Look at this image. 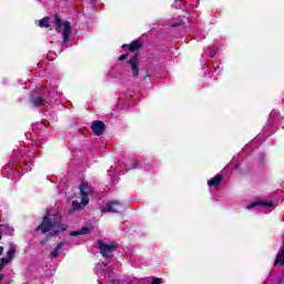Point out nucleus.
Wrapping results in <instances>:
<instances>
[{
    "label": "nucleus",
    "instance_id": "obj_24",
    "mask_svg": "<svg viewBox=\"0 0 284 284\" xmlns=\"http://www.w3.org/2000/svg\"><path fill=\"white\" fill-rule=\"evenodd\" d=\"M57 94V91H54L53 93H52V97H54Z\"/></svg>",
    "mask_w": 284,
    "mask_h": 284
},
{
    "label": "nucleus",
    "instance_id": "obj_18",
    "mask_svg": "<svg viewBox=\"0 0 284 284\" xmlns=\"http://www.w3.org/2000/svg\"><path fill=\"white\" fill-rule=\"evenodd\" d=\"M6 265H8V263L3 262V258L0 260V272L1 270H3V267H6Z\"/></svg>",
    "mask_w": 284,
    "mask_h": 284
},
{
    "label": "nucleus",
    "instance_id": "obj_2",
    "mask_svg": "<svg viewBox=\"0 0 284 284\" xmlns=\"http://www.w3.org/2000/svg\"><path fill=\"white\" fill-rule=\"evenodd\" d=\"M123 50H129L128 53H124L119 57L120 61H125L129 57H131L128 61V71L131 73L133 79H139V74L141 72V62H139V49L141 48V41L134 40L131 44H123Z\"/></svg>",
    "mask_w": 284,
    "mask_h": 284
},
{
    "label": "nucleus",
    "instance_id": "obj_9",
    "mask_svg": "<svg viewBox=\"0 0 284 284\" xmlns=\"http://www.w3.org/2000/svg\"><path fill=\"white\" fill-rule=\"evenodd\" d=\"M17 254V244L10 242L7 251V257H2V263H10Z\"/></svg>",
    "mask_w": 284,
    "mask_h": 284
},
{
    "label": "nucleus",
    "instance_id": "obj_3",
    "mask_svg": "<svg viewBox=\"0 0 284 284\" xmlns=\"http://www.w3.org/2000/svg\"><path fill=\"white\" fill-rule=\"evenodd\" d=\"M80 199L81 201H73L71 212H77V210H83L90 203V196L94 194V187L88 182H82L80 184Z\"/></svg>",
    "mask_w": 284,
    "mask_h": 284
},
{
    "label": "nucleus",
    "instance_id": "obj_8",
    "mask_svg": "<svg viewBox=\"0 0 284 284\" xmlns=\"http://www.w3.org/2000/svg\"><path fill=\"white\" fill-rule=\"evenodd\" d=\"M31 103L32 105H45V90L42 89L39 92L33 93Z\"/></svg>",
    "mask_w": 284,
    "mask_h": 284
},
{
    "label": "nucleus",
    "instance_id": "obj_17",
    "mask_svg": "<svg viewBox=\"0 0 284 284\" xmlns=\"http://www.w3.org/2000/svg\"><path fill=\"white\" fill-rule=\"evenodd\" d=\"M151 284H163V281L161 278H159V277H155V278H153Z\"/></svg>",
    "mask_w": 284,
    "mask_h": 284
},
{
    "label": "nucleus",
    "instance_id": "obj_12",
    "mask_svg": "<svg viewBox=\"0 0 284 284\" xmlns=\"http://www.w3.org/2000/svg\"><path fill=\"white\" fill-rule=\"evenodd\" d=\"M63 247H65V242L59 243L52 251H51V256L53 258H57L59 254H61Z\"/></svg>",
    "mask_w": 284,
    "mask_h": 284
},
{
    "label": "nucleus",
    "instance_id": "obj_15",
    "mask_svg": "<svg viewBox=\"0 0 284 284\" xmlns=\"http://www.w3.org/2000/svg\"><path fill=\"white\" fill-rule=\"evenodd\" d=\"M95 270H97V274H99V272H105L108 270V264H105L103 262H99L95 265Z\"/></svg>",
    "mask_w": 284,
    "mask_h": 284
},
{
    "label": "nucleus",
    "instance_id": "obj_23",
    "mask_svg": "<svg viewBox=\"0 0 284 284\" xmlns=\"http://www.w3.org/2000/svg\"><path fill=\"white\" fill-rule=\"evenodd\" d=\"M173 26H181V22H179V23H175V24H173Z\"/></svg>",
    "mask_w": 284,
    "mask_h": 284
},
{
    "label": "nucleus",
    "instance_id": "obj_22",
    "mask_svg": "<svg viewBox=\"0 0 284 284\" xmlns=\"http://www.w3.org/2000/svg\"><path fill=\"white\" fill-rule=\"evenodd\" d=\"M0 281H3V275H0Z\"/></svg>",
    "mask_w": 284,
    "mask_h": 284
},
{
    "label": "nucleus",
    "instance_id": "obj_16",
    "mask_svg": "<svg viewBox=\"0 0 284 284\" xmlns=\"http://www.w3.org/2000/svg\"><path fill=\"white\" fill-rule=\"evenodd\" d=\"M40 28H50V18L44 17L42 20L39 21Z\"/></svg>",
    "mask_w": 284,
    "mask_h": 284
},
{
    "label": "nucleus",
    "instance_id": "obj_20",
    "mask_svg": "<svg viewBox=\"0 0 284 284\" xmlns=\"http://www.w3.org/2000/svg\"><path fill=\"white\" fill-rule=\"evenodd\" d=\"M3 246H0V256H1V254H3Z\"/></svg>",
    "mask_w": 284,
    "mask_h": 284
},
{
    "label": "nucleus",
    "instance_id": "obj_5",
    "mask_svg": "<svg viewBox=\"0 0 284 284\" xmlns=\"http://www.w3.org/2000/svg\"><path fill=\"white\" fill-rule=\"evenodd\" d=\"M254 207L258 212H264V214H270L276 207V204L270 200H260L251 202L248 205H246V210H254Z\"/></svg>",
    "mask_w": 284,
    "mask_h": 284
},
{
    "label": "nucleus",
    "instance_id": "obj_21",
    "mask_svg": "<svg viewBox=\"0 0 284 284\" xmlns=\"http://www.w3.org/2000/svg\"><path fill=\"white\" fill-rule=\"evenodd\" d=\"M6 170H10V164H9V165H6Z\"/></svg>",
    "mask_w": 284,
    "mask_h": 284
},
{
    "label": "nucleus",
    "instance_id": "obj_11",
    "mask_svg": "<svg viewBox=\"0 0 284 284\" xmlns=\"http://www.w3.org/2000/svg\"><path fill=\"white\" fill-rule=\"evenodd\" d=\"M223 181V176L215 175L214 178L207 180L209 187H219L221 185V182Z\"/></svg>",
    "mask_w": 284,
    "mask_h": 284
},
{
    "label": "nucleus",
    "instance_id": "obj_14",
    "mask_svg": "<svg viewBox=\"0 0 284 284\" xmlns=\"http://www.w3.org/2000/svg\"><path fill=\"white\" fill-rule=\"evenodd\" d=\"M83 234H90V229L89 227H83L80 231H73L70 233L71 236H79V235H83Z\"/></svg>",
    "mask_w": 284,
    "mask_h": 284
},
{
    "label": "nucleus",
    "instance_id": "obj_13",
    "mask_svg": "<svg viewBox=\"0 0 284 284\" xmlns=\"http://www.w3.org/2000/svg\"><path fill=\"white\" fill-rule=\"evenodd\" d=\"M0 232L7 236H12V234H14V229L10 225H0Z\"/></svg>",
    "mask_w": 284,
    "mask_h": 284
},
{
    "label": "nucleus",
    "instance_id": "obj_7",
    "mask_svg": "<svg viewBox=\"0 0 284 284\" xmlns=\"http://www.w3.org/2000/svg\"><path fill=\"white\" fill-rule=\"evenodd\" d=\"M98 247H99L100 254H102V256H110V254H112V252H114V250H116V243L106 244L103 242H99Z\"/></svg>",
    "mask_w": 284,
    "mask_h": 284
},
{
    "label": "nucleus",
    "instance_id": "obj_25",
    "mask_svg": "<svg viewBox=\"0 0 284 284\" xmlns=\"http://www.w3.org/2000/svg\"><path fill=\"white\" fill-rule=\"evenodd\" d=\"M175 1H179V0H175Z\"/></svg>",
    "mask_w": 284,
    "mask_h": 284
},
{
    "label": "nucleus",
    "instance_id": "obj_10",
    "mask_svg": "<svg viewBox=\"0 0 284 284\" xmlns=\"http://www.w3.org/2000/svg\"><path fill=\"white\" fill-rule=\"evenodd\" d=\"M91 130L97 136H101L105 132V124L101 121H94L91 125Z\"/></svg>",
    "mask_w": 284,
    "mask_h": 284
},
{
    "label": "nucleus",
    "instance_id": "obj_4",
    "mask_svg": "<svg viewBox=\"0 0 284 284\" xmlns=\"http://www.w3.org/2000/svg\"><path fill=\"white\" fill-rule=\"evenodd\" d=\"M54 29L62 33V43H68L70 41V34H72V24L68 21H62L59 16H55L53 21H52Z\"/></svg>",
    "mask_w": 284,
    "mask_h": 284
},
{
    "label": "nucleus",
    "instance_id": "obj_19",
    "mask_svg": "<svg viewBox=\"0 0 284 284\" xmlns=\"http://www.w3.org/2000/svg\"><path fill=\"white\" fill-rule=\"evenodd\" d=\"M26 170L27 172H30V170H32V163L30 165H27Z\"/></svg>",
    "mask_w": 284,
    "mask_h": 284
},
{
    "label": "nucleus",
    "instance_id": "obj_1",
    "mask_svg": "<svg viewBox=\"0 0 284 284\" xmlns=\"http://www.w3.org/2000/svg\"><path fill=\"white\" fill-rule=\"evenodd\" d=\"M37 232H42V234H50L54 236L55 234H61L68 230V224L61 222V213L48 211L44 215L42 223L36 229Z\"/></svg>",
    "mask_w": 284,
    "mask_h": 284
},
{
    "label": "nucleus",
    "instance_id": "obj_6",
    "mask_svg": "<svg viewBox=\"0 0 284 284\" xmlns=\"http://www.w3.org/2000/svg\"><path fill=\"white\" fill-rule=\"evenodd\" d=\"M125 210V205L121 204V202L113 201L109 202L106 205L101 207V212L108 214L109 212H123Z\"/></svg>",
    "mask_w": 284,
    "mask_h": 284
}]
</instances>
